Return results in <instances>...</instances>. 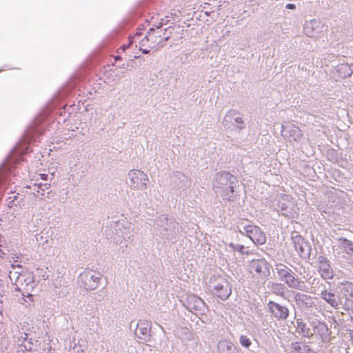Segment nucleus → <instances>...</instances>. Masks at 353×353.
<instances>
[{
    "instance_id": "nucleus-1",
    "label": "nucleus",
    "mask_w": 353,
    "mask_h": 353,
    "mask_svg": "<svg viewBox=\"0 0 353 353\" xmlns=\"http://www.w3.org/2000/svg\"><path fill=\"white\" fill-rule=\"evenodd\" d=\"M178 223L173 218L163 215L157 217L154 221L156 234L162 239H175L178 234Z\"/></svg>"
},
{
    "instance_id": "nucleus-2",
    "label": "nucleus",
    "mask_w": 353,
    "mask_h": 353,
    "mask_svg": "<svg viewBox=\"0 0 353 353\" xmlns=\"http://www.w3.org/2000/svg\"><path fill=\"white\" fill-rule=\"evenodd\" d=\"M275 270L280 281H283L290 288L302 290L303 282L299 281L295 273L287 265L283 263L276 264Z\"/></svg>"
},
{
    "instance_id": "nucleus-3",
    "label": "nucleus",
    "mask_w": 353,
    "mask_h": 353,
    "mask_svg": "<svg viewBox=\"0 0 353 353\" xmlns=\"http://www.w3.org/2000/svg\"><path fill=\"white\" fill-rule=\"evenodd\" d=\"M236 232L248 236L254 244L263 245L266 242V236L259 227L252 225H243L239 223L235 229Z\"/></svg>"
},
{
    "instance_id": "nucleus-4",
    "label": "nucleus",
    "mask_w": 353,
    "mask_h": 353,
    "mask_svg": "<svg viewBox=\"0 0 353 353\" xmlns=\"http://www.w3.org/2000/svg\"><path fill=\"white\" fill-rule=\"evenodd\" d=\"M105 234L108 238L113 239L115 242L122 241L120 238H122L124 241H132L133 234L129 228L123 227L122 223L119 221L112 222L110 226L106 227Z\"/></svg>"
},
{
    "instance_id": "nucleus-5",
    "label": "nucleus",
    "mask_w": 353,
    "mask_h": 353,
    "mask_svg": "<svg viewBox=\"0 0 353 353\" xmlns=\"http://www.w3.org/2000/svg\"><path fill=\"white\" fill-rule=\"evenodd\" d=\"M161 26L151 27L147 32V34L140 41V46H148L150 48H163L164 43L161 37Z\"/></svg>"
},
{
    "instance_id": "nucleus-6",
    "label": "nucleus",
    "mask_w": 353,
    "mask_h": 353,
    "mask_svg": "<svg viewBox=\"0 0 353 353\" xmlns=\"http://www.w3.org/2000/svg\"><path fill=\"white\" fill-rule=\"evenodd\" d=\"M268 312L276 321H285L290 314V309L285 303L270 300L266 306Z\"/></svg>"
},
{
    "instance_id": "nucleus-7",
    "label": "nucleus",
    "mask_w": 353,
    "mask_h": 353,
    "mask_svg": "<svg viewBox=\"0 0 353 353\" xmlns=\"http://www.w3.org/2000/svg\"><path fill=\"white\" fill-rule=\"evenodd\" d=\"M210 283L213 294L220 299L225 301L231 295L232 287L225 279L219 278V280L210 281Z\"/></svg>"
},
{
    "instance_id": "nucleus-8",
    "label": "nucleus",
    "mask_w": 353,
    "mask_h": 353,
    "mask_svg": "<svg viewBox=\"0 0 353 353\" xmlns=\"http://www.w3.org/2000/svg\"><path fill=\"white\" fill-rule=\"evenodd\" d=\"M271 267V264L263 257L253 259L249 263L250 270L255 272L261 279H265L270 276Z\"/></svg>"
},
{
    "instance_id": "nucleus-9",
    "label": "nucleus",
    "mask_w": 353,
    "mask_h": 353,
    "mask_svg": "<svg viewBox=\"0 0 353 353\" xmlns=\"http://www.w3.org/2000/svg\"><path fill=\"white\" fill-rule=\"evenodd\" d=\"M310 324L312 328L313 335L316 334L323 343H327L331 341L332 325L329 327L325 322L321 321L318 319L310 321Z\"/></svg>"
},
{
    "instance_id": "nucleus-10",
    "label": "nucleus",
    "mask_w": 353,
    "mask_h": 353,
    "mask_svg": "<svg viewBox=\"0 0 353 353\" xmlns=\"http://www.w3.org/2000/svg\"><path fill=\"white\" fill-rule=\"evenodd\" d=\"M294 248L298 252L299 256L305 260H308L311 256L312 247L309 241H306L300 234H295L292 236Z\"/></svg>"
},
{
    "instance_id": "nucleus-11",
    "label": "nucleus",
    "mask_w": 353,
    "mask_h": 353,
    "mask_svg": "<svg viewBox=\"0 0 353 353\" xmlns=\"http://www.w3.org/2000/svg\"><path fill=\"white\" fill-rule=\"evenodd\" d=\"M232 183H238L237 177L226 171L217 172L213 179L214 189L221 190Z\"/></svg>"
},
{
    "instance_id": "nucleus-12",
    "label": "nucleus",
    "mask_w": 353,
    "mask_h": 353,
    "mask_svg": "<svg viewBox=\"0 0 353 353\" xmlns=\"http://www.w3.org/2000/svg\"><path fill=\"white\" fill-rule=\"evenodd\" d=\"M128 177L131 188L138 190L146 188L148 177L143 172L139 170H132L128 173Z\"/></svg>"
},
{
    "instance_id": "nucleus-13",
    "label": "nucleus",
    "mask_w": 353,
    "mask_h": 353,
    "mask_svg": "<svg viewBox=\"0 0 353 353\" xmlns=\"http://www.w3.org/2000/svg\"><path fill=\"white\" fill-rule=\"evenodd\" d=\"M185 301L186 307L191 312L194 311L195 312L203 314L208 310L207 305L204 301L196 295H188Z\"/></svg>"
},
{
    "instance_id": "nucleus-14",
    "label": "nucleus",
    "mask_w": 353,
    "mask_h": 353,
    "mask_svg": "<svg viewBox=\"0 0 353 353\" xmlns=\"http://www.w3.org/2000/svg\"><path fill=\"white\" fill-rule=\"evenodd\" d=\"M318 272L324 280L332 279L334 272L331 265V262L323 255H320L317 259Z\"/></svg>"
},
{
    "instance_id": "nucleus-15",
    "label": "nucleus",
    "mask_w": 353,
    "mask_h": 353,
    "mask_svg": "<svg viewBox=\"0 0 353 353\" xmlns=\"http://www.w3.org/2000/svg\"><path fill=\"white\" fill-rule=\"evenodd\" d=\"M171 185L177 193H181L190 185L188 178L182 173L176 172L170 176Z\"/></svg>"
},
{
    "instance_id": "nucleus-16",
    "label": "nucleus",
    "mask_w": 353,
    "mask_h": 353,
    "mask_svg": "<svg viewBox=\"0 0 353 353\" xmlns=\"http://www.w3.org/2000/svg\"><path fill=\"white\" fill-rule=\"evenodd\" d=\"M288 199V195H285L281 199H279L276 203V210L287 218H294V204Z\"/></svg>"
},
{
    "instance_id": "nucleus-17",
    "label": "nucleus",
    "mask_w": 353,
    "mask_h": 353,
    "mask_svg": "<svg viewBox=\"0 0 353 353\" xmlns=\"http://www.w3.org/2000/svg\"><path fill=\"white\" fill-rule=\"evenodd\" d=\"M151 323L147 320H139L137 323L135 335L144 341H148L150 339Z\"/></svg>"
},
{
    "instance_id": "nucleus-18",
    "label": "nucleus",
    "mask_w": 353,
    "mask_h": 353,
    "mask_svg": "<svg viewBox=\"0 0 353 353\" xmlns=\"http://www.w3.org/2000/svg\"><path fill=\"white\" fill-rule=\"evenodd\" d=\"M237 188H239V184L232 183L229 184L224 188L221 190L220 194L224 201L234 202L239 197V194L237 192Z\"/></svg>"
},
{
    "instance_id": "nucleus-19",
    "label": "nucleus",
    "mask_w": 353,
    "mask_h": 353,
    "mask_svg": "<svg viewBox=\"0 0 353 353\" xmlns=\"http://www.w3.org/2000/svg\"><path fill=\"white\" fill-rule=\"evenodd\" d=\"M321 298L334 309H338L341 301L332 290H323L321 293Z\"/></svg>"
},
{
    "instance_id": "nucleus-20",
    "label": "nucleus",
    "mask_w": 353,
    "mask_h": 353,
    "mask_svg": "<svg viewBox=\"0 0 353 353\" xmlns=\"http://www.w3.org/2000/svg\"><path fill=\"white\" fill-rule=\"evenodd\" d=\"M290 353H315L314 350L306 343L295 341L290 344Z\"/></svg>"
},
{
    "instance_id": "nucleus-21",
    "label": "nucleus",
    "mask_w": 353,
    "mask_h": 353,
    "mask_svg": "<svg viewBox=\"0 0 353 353\" xmlns=\"http://www.w3.org/2000/svg\"><path fill=\"white\" fill-rule=\"evenodd\" d=\"M219 353H241V350L228 341H219L217 345Z\"/></svg>"
},
{
    "instance_id": "nucleus-22",
    "label": "nucleus",
    "mask_w": 353,
    "mask_h": 353,
    "mask_svg": "<svg viewBox=\"0 0 353 353\" xmlns=\"http://www.w3.org/2000/svg\"><path fill=\"white\" fill-rule=\"evenodd\" d=\"M296 331L304 337L311 338L313 336L312 329L307 327L301 319H296Z\"/></svg>"
},
{
    "instance_id": "nucleus-23",
    "label": "nucleus",
    "mask_w": 353,
    "mask_h": 353,
    "mask_svg": "<svg viewBox=\"0 0 353 353\" xmlns=\"http://www.w3.org/2000/svg\"><path fill=\"white\" fill-rule=\"evenodd\" d=\"M336 70L341 78H347L352 75L353 71L347 63H341L336 65Z\"/></svg>"
},
{
    "instance_id": "nucleus-24",
    "label": "nucleus",
    "mask_w": 353,
    "mask_h": 353,
    "mask_svg": "<svg viewBox=\"0 0 353 353\" xmlns=\"http://www.w3.org/2000/svg\"><path fill=\"white\" fill-rule=\"evenodd\" d=\"M338 242L339 246L344 249L347 254L353 255V241L346 238L341 237L338 239Z\"/></svg>"
},
{
    "instance_id": "nucleus-25",
    "label": "nucleus",
    "mask_w": 353,
    "mask_h": 353,
    "mask_svg": "<svg viewBox=\"0 0 353 353\" xmlns=\"http://www.w3.org/2000/svg\"><path fill=\"white\" fill-rule=\"evenodd\" d=\"M158 26H161V37H162V40L163 43L165 44V42L169 39V38L171 36L172 34V26H169L168 28H163V23H159V25Z\"/></svg>"
},
{
    "instance_id": "nucleus-26",
    "label": "nucleus",
    "mask_w": 353,
    "mask_h": 353,
    "mask_svg": "<svg viewBox=\"0 0 353 353\" xmlns=\"http://www.w3.org/2000/svg\"><path fill=\"white\" fill-rule=\"evenodd\" d=\"M90 290H94L98 287L99 283L101 279V274L97 273L90 276Z\"/></svg>"
},
{
    "instance_id": "nucleus-27",
    "label": "nucleus",
    "mask_w": 353,
    "mask_h": 353,
    "mask_svg": "<svg viewBox=\"0 0 353 353\" xmlns=\"http://www.w3.org/2000/svg\"><path fill=\"white\" fill-rule=\"evenodd\" d=\"M271 290L274 294L283 296L285 292V286L282 283H273Z\"/></svg>"
},
{
    "instance_id": "nucleus-28",
    "label": "nucleus",
    "mask_w": 353,
    "mask_h": 353,
    "mask_svg": "<svg viewBox=\"0 0 353 353\" xmlns=\"http://www.w3.org/2000/svg\"><path fill=\"white\" fill-rule=\"evenodd\" d=\"M228 246L230 248H231L234 251H236L243 255H244V254L248 255L249 254L248 251L245 252V246L243 245L230 243L228 245Z\"/></svg>"
},
{
    "instance_id": "nucleus-29",
    "label": "nucleus",
    "mask_w": 353,
    "mask_h": 353,
    "mask_svg": "<svg viewBox=\"0 0 353 353\" xmlns=\"http://www.w3.org/2000/svg\"><path fill=\"white\" fill-rule=\"evenodd\" d=\"M310 298V296L300 292H297L294 295V299L296 303H306L305 301L308 300Z\"/></svg>"
},
{
    "instance_id": "nucleus-30",
    "label": "nucleus",
    "mask_w": 353,
    "mask_h": 353,
    "mask_svg": "<svg viewBox=\"0 0 353 353\" xmlns=\"http://www.w3.org/2000/svg\"><path fill=\"white\" fill-rule=\"evenodd\" d=\"M239 343L243 347L245 348H249L252 345L250 339L245 335L240 336Z\"/></svg>"
},
{
    "instance_id": "nucleus-31",
    "label": "nucleus",
    "mask_w": 353,
    "mask_h": 353,
    "mask_svg": "<svg viewBox=\"0 0 353 353\" xmlns=\"http://www.w3.org/2000/svg\"><path fill=\"white\" fill-rule=\"evenodd\" d=\"M237 114V112L236 110H229L225 118H224V120H223V123L225 122H228V121H231L232 119H234V118H235V115Z\"/></svg>"
},
{
    "instance_id": "nucleus-32",
    "label": "nucleus",
    "mask_w": 353,
    "mask_h": 353,
    "mask_svg": "<svg viewBox=\"0 0 353 353\" xmlns=\"http://www.w3.org/2000/svg\"><path fill=\"white\" fill-rule=\"evenodd\" d=\"M234 120L235 121V123H237V125H236V128L239 129V130H243L245 128V123L242 117H236L235 118H234Z\"/></svg>"
},
{
    "instance_id": "nucleus-33",
    "label": "nucleus",
    "mask_w": 353,
    "mask_h": 353,
    "mask_svg": "<svg viewBox=\"0 0 353 353\" xmlns=\"http://www.w3.org/2000/svg\"><path fill=\"white\" fill-rule=\"evenodd\" d=\"M350 301H351V299H347V298H346L345 303L344 305L343 306V310L347 312H350L351 307H352L350 304Z\"/></svg>"
},
{
    "instance_id": "nucleus-34",
    "label": "nucleus",
    "mask_w": 353,
    "mask_h": 353,
    "mask_svg": "<svg viewBox=\"0 0 353 353\" xmlns=\"http://www.w3.org/2000/svg\"><path fill=\"white\" fill-rule=\"evenodd\" d=\"M127 67L134 68L136 67V61L134 59H130L127 62Z\"/></svg>"
},
{
    "instance_id": "nucleus-35",
    "label": "nucleus",
    "mask_w": 353,
    "mask_h": 353,
    "mask_svg": "<svg viewBox=\"0 0 353 353\" xmlns=\"http://www.w3.org/2000/svg\"><path fill=\"white\" fill-rule=\"evenodd\" d=\"M285 8L288 10H294L296 9V5L294 3H288L285 5Z\"/></svg>"
},
{
    "instance_id": "nucleus-36",
    "label": "nucleus",
    "mask_w": 353,
    "mask_h": 353,
    "mask_svg": "<svg viewBox=\"0 0 353 353\" xmlns=\"http://www.w3.org/2000/svg\"><path fill=\"white\" fill-rule=\"evenodd\" d=\"M139 50H141L143 54H148L150 52V50L147 48L143 49L141 47H140Z\"/></svg>"
},
{
    "instance_id": "nucleus-37",
    "label": "nucleus",
    "mask_w": 353,
    "mask_h": 353,
    "mask_svg": "<svg viewBox=\"0 0 353 353\" xmlns=\"http://www.w3.org/2000/svg\"><path fill=\"white\" fill-rule=\"evenodd\" d=\"M128 48V46H126V45H122L121 47H120V50H121L123 52H125V50Z\"/></svg>"
},
{
    "instance_id": "nucleus-38",
    "label": "nucleus",
    "mask_w": 353,
    "mask_h": 353,
    "mask_svg": "<svg viewBox=\"0 0 353 353\" xmlns=\"http://www.w3.org/2000/svg\"><path fill=\"white\" fill-rule=\"evenodd\" d=\"M40 176H41V179H43V180H46L47 179V177H48L47 174H40Z\"/></svg>"
},
{
    "instance_id": "nucleus-39",
    "label": "nucleus",
    "mask_w": 353,
    "mask_h": 353,
    "mask_svg": "<svg viewBox=\"0 0 353 353\" xmlns=\"http://www.w3.org/2000/svg\"><path fill=\"white\" fill-rule=\"evenodd\" d=\"M349 296H350V298H347V299H351L350 303H353V293H350Z\"/></svg>"
},
{
    "instance_id": "nucleus-40",
    "label": "nucleus",
    "mask_w": 353,
    "mask_h": 353,
    "mask_svg": "<svg viewBox=\"0 0 353 353\" xmlns=\"http://www.w3.org/2000/svg\"><path fill=\"white\" fill-rule=\"evenodd\" d=\"M348 313L350 314V316H351V315H353V310L352 309H350V311L348 312Z\"/></svg>"
},
{
    "instance_id": "nucleus-41",
    "label": "nucleus",
    "mask_w": 353,
    "mask_h": 353,
    "mask_svg": "<svg viewBox=\"0 0 353 353\" xmlns=\"http://www.w3.org/2000/svg\"><path fill=\"white\" fill-rule=\"evenodd\" d=\"M140 57H141V56L134 55V59H139Z\"/></svg>"
},
{
    "instance_id": "nucleus-42",
    "label": "nucleus",
    "mask_w": 353,
    "mask_h": 353,
    "mask_svg": "<svg viewBox=\"0 0 353 353\" xmlns=\"http://www.w3.org/2000/svg\"><path fill=\"white\" fill-rule=\"evenodd\" d=\"M351 321L353 323V315H351Z\"/></svg>"
},
{
    "instance_id": "nucleus-43",
    "label": "nucleus",
    "mask_w": 353,
    "mask_h": 353,
    "mask_svg": "<svg viewBox=\"0 0 353 353\" xmlns=\"http://www.w3.org/2000/svg\"><path fill=\"white\" fill-rule=\"evenodd\" d=\"M91 55L90 54V57H89V59H90V61H91Z\"/></svg>"
}]
</instances>
